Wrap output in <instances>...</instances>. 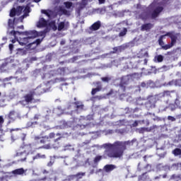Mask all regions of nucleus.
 <instances>
[{"label": "nucleus", "mask_w": 181, "mask_h": 181, "mask_svg": "<svg viewBox=\"0 0 181 181\" xmlns=\"http://www.w3.org/2000/svg\"><path fill=\"white\" fill-rule=\"evenodd\" d=\"M23 9H25V6H18L16 7V11L17 12V16H21V15H22Z\"/></svg>", "instance_id": "bb28decb"}, {"label": "nucleus", "mask_w": 181, "mask_h": 181, "mask_svg": "<svg viewBox=\"0 0 181 181\" xmlns=\"http://www.w3.org/2000/svg\"><path fill=\"white\" fill-rule=\"evenodd\" d=\"M64 5L66 8V9H70V8H71L73 6V3L71 1H65L64 3Z\"/></svg>", "instance_id": "e433bc0d"}, {"label": "nucleus", "mask_w": 181, "mask_h": 181, "mask_svg": "<svg viewBox=\"0 0 181 181\" xmlns=\"http://www.w3.org/2000/svg\"><path fill=\"white\" fill-rule=\"evenodd\" d=\"M173 155H174L175 156H179V158H181V149L180 148H175L173 151H172Z\"/></svg>", "instance_id": "cd10ccee"}, {"label": "nucleus", "mask_w": 181, "mask_h": 181, "mask_svg": "<svg viewBox=\"0 0 181 181\" xmlns=\"http://www.w3.org/2000/svg\"><path fill=\"white\" fill-rule=\"evenodd\" d=\"M154 62H157L158 63H162L163 62V57L161 54L157 55L154 57Z\"/></svg>", "instance_id": "c85d7f7f"}, {"label": "nucleus", "mask_w": 181, "mask_h": 181, "mask_svg": "<svg viewBox=\"0 0 181 181\" xmlns=\"http://www.w3.org/2000/svg\"><path fill=\"white\" fill-rule=\"evenodd\" d=\"M153 28V24L151 23H147L142 24L141 26V32H151V29Z\"/></svg>", "instance_id": "9b49d317"}, {"label": "nucleus", "mask_w": 181, "mask_h": 181, "mask_svg": "<svg viewBox=\"0 0 181 181\" xmlns=\"http://www.w3.org/2000/svg\"><path fill=\"white\" fill-rule=\"evenodd\" d=\"M50 28H52L54 30H57V26L56 25V21H51L49 23Z\"/></svg>", "instance_id": "f704fd0d"}, {"label": "nucleus", "mask_w": 181, "mask_h": 181, "mask_svg": "<svg viewBox=\"0 0 181 181\" xmlns=\"http://www.w3.org/2000/svg\"><path fill=\"white\" fill-rule=\"evenodd\" d=\"M141 87H143V88L146 87V83L145 82H141Z\"/></svg>", "instance_id": "052dcab7"}, {"label": "nucleus", "mask_w": 181, "mask_h": 181, "mask_svg": "<svg viewBox=\"0 0 181 181\" xmlns=\"http://www.w3.org/2000/svg\"><path fill=\"white\" fill-rule=\"evenodd\" d=\"M35 141L40 139V136H37L35 137Z\"/></svg>", "instance_id": "338daca9"}, {"label": "nucleus", "mask_w": 181, "mask_h": 181, "mask_svg": "<svg viewBox=\"0 0 181 181\" xmlns=\"http://www.w3.org/2000/svg\"><path fill=\"white\" fill-rule=\"evenodd\" d=\"M21 35L24 36H28L27 37L21 38L18 41L21 46H28V47H32V40L39 36V33L36 30H29L21 33Z\"/></svg>", "instance_id": "20e7f679"}, {"label": "nucleus", "mask_w": 181, "mask_h": 181, "mask_svg": "<svg viewBox=\"0 0 181 181\" xmlns=\"http://www.w3.org/2000/svg\"><path fill=\"white\" fill-rule=\"evenodd\" d=\"M100 5L105 4V0H98Z\"/></svg>", "instance_id": "680f3d73"}, {"label": "nucleus", "mask_w": 181, "mask_h": 181, "mask_svg": "<svg viewBox=\"0 0 181 181\" xmlns=\"http://www.w3.org/2000/svg\"><path fill=\"white\" fill-rule=\"evenodd\" d=\"M156 126L151 127H141L139 129V134H145V132H151V131L155 129Z\"/></svg>", "instance_id": "f3484780"}, {"label": "nucleus", "mask_w": 181, "mask_h": 181, "mask_svg": "<svg viewBox=\"0 0 181 181\" xmlns=\"http://www.w3.org/2000/svg\"><path fill=\"white\" fill-rule=\"evenodd\" d=\"M128 32V30L127 28H124L123 30L119 33V37H122L123 36H125Z\"/></svg>", "instance_id": "473e14b6"}, {"label": "nucleus", "mask_w": 181, "mask_h": 181, "mask_svg": "<svg viewBox=\"0 0 181 181\" xmlns=\"http://www.w3.org/2000/svg\"><path fill=\"white\" fill-rule=\"evenodd\" d=\"M144 101H145V98H138L136 100L137 105H144Z\"/></svg>", "instance_id": "72a5a7b5"}, {"label": "nucleus", "mask_w": 181, "mask_h": 181, "mask_svg": "<svg viewBox=\"0 0 181 181\" xmlns=\"http://www.w3.org/2000/svg\"><path fill=\"white\" fill-rule=\"evenodd\" d=\"M93 84H95V86H96L97 87L95 88H93L91 90V95H95V94H97V93L101 91V90H103V85L101 84V83L100 81H96L95 83H93Z\"/></svg>", "instance_id": "9d476101"}, {"label": "nucleus", "mask_w": 181, "mask_h": 181, "mask_svg": "<svg viewBox=\"0 0 181 181\" xmlns=\"http://www.w3.org/2000/svg\"><path fill=\"white\" fill-rule=\"evenodd\" d=\"M23 11V15L19 18L21 22H23L25 18H28V16H29V13H30V7L29 6H25Z\"/></svg>", "instance_id": "f8f14e48"}, {"label": "nucleus", "mask_w": 181, "mask_h": 181, "mask_svg": "<svg viewBox=\"0 0 181 181\" xmlns=\"http://www.w3.org/2000/svg\"><path fill=\"white\" fill-rule=\"evenodd\" d=\"M165 36H168V35H166V34L160 35L158 40V45H159V46H160L161 49L165 45V42H163V39H165Z\"/></svg>", "instance_id": "393cba45"}, {"label": "nucleus", "mask_w": 181, "mask_h": 181, "mask_svg": "<svg viewBox=\"0 0 181 181\" xmlns=\"http://www.w3.org/2000/svg\"><path fill=\"white\" fill-rule=\"evenodd\" d=\"M134 145L132 141H115L113 144L107 143L103 144L105 151L103 156H96L93 159L94 163H98L102 159H121L124 153L127 151V146Z\"/></svg>", "instance_id": "f257e3e1"}, {"label": "nucleus", "mask_w": 181, "mask_h": 181, "mask_svg": "<svg viewBox=\"0 0 181 181\" xmlns=\"http://www.w3.org/2000/svg\"><path fill=\"white\" fill-rule=\"evenodd\" d=\"M63 138V135L60 133L54 134V132H51L48 136H42L40 141V144H47L44 146L39 147L37 149H50L52 148V141L54 143L58 142ZM54 139V140H53Z\"/></svg>", "instance_id": "7ed1b4c3"}, {"label": "nucleus", "mask_w": 181, "mask_h": 181, "mask_svg": "<svg viewBox=\"0 0 181 181\" xmlns=\"http://www.w3.org/2000/svg\"><path fill=\"white\" fill-rule=\"evenodd\" d=\"M74 176V177H77L78 179H81L83 176H86V173H78Z\"/></svg>", "instance_id": "4c0bfd02"}, {"label": "nucleus", "mask_w": 181, "mask_h": 181, "mask_svg": "<svg viewBox=\"0 0 181 181\" xmlns=\"http://www.w3.org/2000/svg\"><path fill=\"white\" fill-rule=\"evenodd\" d=\"M8 117L11 121H15L16 119V112L15 110H11L8 114Z\"/></svg>", "instance_id": "5701e85b"}, {"label": "nucleus", "mask_w": 181, "mask_h": 181, "mask_svg": "<svg viewBox=\"0 0 181 181\" xmlns=\"http://www.w3.org/2000/svg\"><path fill=\"white\" fill-rule=\"evenodd\" d=\"M102 81H105L106 83H108V81H110L111 80V78H110L109 77H103L101 78Z\"/></svg>", "instance_id": "de8ad7c7"}, {"label": "nucleus", "mask_w": 181, "mask_h": 181, "mask_svg": "<svg viewBox=\"0 0 181 181\" xmlns=\"http://www.w3.org/2000/svg\"><path fill=\"white\" fill-rule=\"evenodd\" d=\"M59 70L60 71L61 74H64V73H66V67L59 68Z\"/></svg>", "instance_id": "8fccbe9b"}, {"label": "nucleus", "mask_w": 181, "mask_h": 181, "mask_svg": "<svg viewBox=\"0 0 181 181\" xmlns=\"http://www.w3.org/2000/svg\"><path fill=\"white\" fill-rule=\"evenodd\" d=\"M18 15V13L16 12V8H13L10 11V16L11 18H13V16H16Z\"/></svg>", "instance_id": "c9c22d12"}, {"label": "nucleus", "mask_w": 181, "mask_h": 181, "mask_svg": "<svg viewBox=\"0 0 181 181\" xmlns=\"http://www.w3.org/2000/svg\"><path fill=\"white\" fill-rule=\"evenodd\" d=\"M141 6H141V4H138L136 5V8H137V9H141Z\"/></svg>", "instance_id": "0e129e2a"}, {"label": "nucleus", "mask_w": 181, "mask_h": 181, "mask_svg": "<svg viewBox=\"0 0 181 181\" xmlns=\"http://www.w3.org/2000/svg\"><path fill=\"white\" fill-rule=\"evenodd\" d=\"M16 33H21L18 31H15V30H11L10 32V35H11V36H14V37H16Z\"/></svg>", "instance_id": "09e8293b"}, {"label": "nucleus", "mask_w": 181, "mask_h": 181, "mask_svg": "<svg viewBox=\"0 0 181 181\" xmlns=\"http://www.w3.org/2000/svg\"><path fill=\"white\" fill-rule=\"evenodd\" d=\"M46 90L41 87H37V88L30 90L28 93L25 94L23 96V100L19 101V104L23 107L26 105H30V104H36V103H40V99L35 98V95H42L45 94Z\"/></svg>", "instance_id": "f03ea898"}, {"label": "nucleus", "mask_w": 181, "mask_h": 181, "mask_svg": "<svg viewBox=\"0 0 181 181\" xmlns=\"http://www.w3.org/2000/svg\"><path fill=\"white\" fill-rule=\"evenodd\" d=\"M69 29V23L66 24L64 21H62L58 24V30L61 32V30H67Z\"/></svg>", "instance_id": "2eb2a0df"}, {"label": "nucleus", "mask_w": 181, "mask_h": 181, "mask_svg": "<svg viewBox=\"0 0 181 181\" xmlns=\"http://www.w3.org/2000/svg\"><path fill=\"white\" fill-rule=\"evenodd\" d=\"M22 52H23V49H22V48L17 49V54H19V53H21Z\"/></svg>", "instance_id": "bf43d9fd"}, {"label": "nucleus", "mask_w": 181, "mask_h": 181, "mask_svg": "<svg viewBox=\"0 0 181 181\" xmlns=\"http://www.w3.org/2000/svg\"><path fill=\"white\" fill-rule=\"evenodd\" d=\"M40 43H42V40L40 39H37L35 40H31L30 45H31V46L33 45H35V46H37V45H40Z\"/></svg>", "instance_id": "2f4dec72"}, {"label": "nucleus", "mask_w": 181, "mask_h": 181, "mask_svg": "<svg viewBox=\"0 0 181 181\" xmlns=\"http://www.w3.org/2000/svg\"><path fill=\"white\" fill-rule=\"evenodd\" d=\"M138 57L139 59H142V57H149V54L148 53V51H144V49H141L138 54Z\"/></svg>", "instance_id": "b1692460"}, {"label": "nucleus", "mask_w": 181, "mask_h": 181, "mask_svg": "<svg viewBox=\"0 0 181 181\" xmlns=\"http://www.w3.org/2000/svg\"><path fill=\"white\" fill-rule=\"evenodd\" d=\"M79 121L81 124H83V121H88V122H90V121H93V115H88L86 117L81 116Z\"/></svg>", "instance_id": "412c9836"}, {"label": "nucleus", "mask_w": 181, "mask_h": 181, "mask_svg": "<svg viewBox=\"0 0 181 181\" xmlns=\"http://www.w3.org/2000/svg\"><path fill=\"white\" fill-rule=\"evenodd\" d=\"M144 64L145 66H146V64H148V59H144Z\"/></svg>", "instance_id": "e2e57ef3"}, {"label": "nucleus", "mask_w": 181, "mask_h": 181, "mask_svg": "<svg viewBox=\"0 0 181 181\" xmlns=\"http://www.w3.org/2000/svg\"><path fill=\"white\" fill-rule=\"evenodd\" d=\"M127 46L125 45H122L117 47H113V51L110 52V54H115L117 53H122L124 50H126Z\"/></svg>", "instance_id": "6e6552de"}, {"label": "nucleus", "mask_w": 181, "mask_h": 181, "mask_svg": "<svg viewBox=\"0 0 181 181\" xmlns=\"http://www.w3.org/2000/svg\"><path fill=\"white\" fill-rule=\"evenodd\" d=\"M26 170L23 168H18L12 171V174L14 175V176H22L23 175H25Z\"/></svg>", "instance_id": "dca6fc26"}, {"label": "nucleus", "mask_w": 181, "mask_h": 181, "mask_svg": "<svg viewBox=\"0 0 181 181\" xmlns=\"http://www.w3.org/2000/svg\"><path fill=\"white\" fill-rule=\"evenodd\" d=\"M90 125V122H83L82 124H77L76 127L79 128V129H85L86 127Z\"/></svg>", "instance_id": "7c9ffc66"}, {"label": "nucleus", "mask_w": 181, "mask_h": 181, "mask_svg": "<svg viewBox=\"0 0 181 181\" xmlns=\"http://www.w3.org/2000/svg\"><path fill=\"white\" fill-rule=\"evenodd\" d=\"M60 12H62L64 15H70V12L65 8H60Z\"/></svg>", "instance_id": "a19ab883"}, {"label": "nucleus", "mask_w": 181, "mask_h": 181, "mask_svg": "<svg viewBox=\"0 0 181 181\" xmlns=\"http://www.w3.org/2000/svg\"><path fill=\"white\" fill-rule=\"evenodd\" d=\"M8 47H9V50H10L11 52H12V50H13V44H10V45H8Z\"/></svg>", "instance_id": "6e6d98bb"}, {"label": "nucleus", "mask_w": 181, "mask_h": 181, "mask_svg": "<svg viewBox=\"0 0 181 181\" xmlns=\"http://www.w3.org/2000/svg\"><path fill=\"white\" fill-rule=\"evenodd\" d=\"M47 26V21L44 18H40L37 23V28H46Z\"/></svg>", "instance_id": "4468645a"}, {"label": "nucleus", "mask_w": 181, "mask_h": 181, "mask_svg": "<svg viewBox=\"0 0 181 181\" xmlns=\"http://www.w3.org/2000/svg\"><path fill=\"white\" fill-rule=\"evenodd\" d=\"M46 33H47V29H45L43 31L40 32V36H46Z\"/></svg>", "instance_id": "49530a36"}, {"label": "nucleus", "mask_w": 181, "mask_h": 181, "mask_svg": "<svg viewBox=\"0 0 181 181\" xmlns=\"http://www.w3.org/2000/svg\"><path fill=\"white\" fill-rule=\"evenodd\" d=\"M33 160H36V159H46V155L37 153L34 157H33Z\"/></svg>", "instance_id": "a878e982"}, {"label": "nucleus", "mask_w": 181, "mask_h": 181, "mask_svg": "<svg viewBox=\"0 0 181 181\" xmlns=\"http://www.w3.org/2000/svg\"><path fill=\"white\" fill-rule=\"evenodd\" d=\"M37 122H30V127H33V125H37Z\"/></svg>", "instance_id": "13d9d810"}, {"label": "nucleus", "mask_w": 181, "mask_h": 181, "mask_svg": "<svg viewBox=\"0 0 181 181\" xmlns=\"http://www.w3.org/2000/svg\"><path fill=\"white\" fill-rule=\"evenodd\" d=\"M138 126V121H134V122L132 124V127H136Z\"/></svg>", "instance_id": "4d7b16f0"}, {"label": "nucleus", "mask_w": 181, "mask_h": 181, "mask_svg": "<svg viewBox=\"0 0 181 181\" xmlns=\"http://www.w3.org/2000/svg\"><path fill=\"white\" fill-rule=\"evenodd\" d=\"M101 28V21H98L95 23H94L90 27V30H98Z\"/></svg>", "instance_id": "6ab92c4d"}, {"label": "nucleus", "mask_w": 181, "mask_h": 181, "mask_svg": "<svg viewBox=\"0 0 181 181\" xmlns=\"http://www.w3.org/2000/svg\"><path fill=\"white\" fill-rule=\"evenodd\" d=\"M163 11V6H157L155 9H153L151 14L150 18L151 19H156L159 15Z\"/></svg>", "instance_id": "0eeeda50"}, {"label": "nucleus", "mask_w": 181, "mask_h": 181, "mask_svg": "<svg viewBox=\"0 0 181 181\" xmlns=\"http://www.w3.org/2000/svg\"><path fill=\"white\" fill-rule=\"evenodd\" d=\"M41 13H44V15H46V16H47L48 18H50V13H49V12H47V11L41 10Z\"/></svg>", "instance_id": "a18cd8bd"}, {"label": "nucleus", "mask_w": 181, "mask_h": 181, "mask_svg": "<svg viewBox=\"0 0 181 181\" xmlns=\"http://www.w3.org/2000/svg\"><path fill=\"white\" fill-rule=\"evenodd\" d=\"M125 86H127V83H123V82H121V83H120V87L122 88H123V90L125 91Z\"/></svg>", "instance_id": "603ef678"}, {"label": "nucleus", "mask_w": 181, "mask_h": 181, "mask_svg": "<svg viewBox=\"0 0 181 181\" xmlns=\"http://www.w3.org/2000/svg\"><path fill=\"white\" fill-rule=\"evenodd\" d=\"M146 158H148V156H144L143 157L144 160L145 162H148V160H146Z\"/></svg>", "instance_id": "69168bd1"}, {"label": "nucleus", "mask_w": 181, "mask_h": 181, "mask_svg": "<svg viewBox=\"0 0 181 181\" xmlns=\"http://www.w3.org/2000/svg\"><path fill=\"white\" fill-rule=\"evenodd\" d=\"M148 168H151V165H150V164H147V165L145 166V169H148Z\"/></svg>", "instance_id": "774afa93"}, {"label": "nucleus", "mask_w": 181, "mask_h": 181, "mask_svg": "<svg viewBox=\"0 0 181 181\" xmlns=\"http://www.w3.org/2000/svg\"><path fill=\"white\" fill-rule=\"evenodd\" d=\"M22 148L23 151L16 153V156H24V157L21 159V162H25V160H26V156H28L29 153H32V144L24 145Z\"/></svg>", "instance_id": "423d86ee"}, {"label": "nucleus", "mask_w": 181, "mask_h": 181, "mask_svg": "<svg viewBox=\"0 0 181 181\" xmlns=\"http://www.w3.org/2000/svg\"><path fill=\"white\" fill-rule=\"evenodd\" d=\"M74 104L75 105L76 111H78V110H84V105H83V103L80 101H76L74 103Z\"/></svg>", "instance_id": "4be33fe9"}, {"label": "nucleus", "mask_w": 181, "mask_h": 181, "mask_svg": "<svg viewBox=\"0 0 181 181\" xmlns=\"http://www.w3.org/2000/svg\"><path fill=\"white\" fill-rule=\"evenodd\" d=\"M170 179H172L173 180H175V179H180V175L173 174V175H171Z\"/></svg>", "instance_id": "79ce46f5"}, {"label": "nucleus", "mask_w": 181, "mask_h": 181, "mask_svg": "<svg viewBox=\"0 0 181 181\" xmlns=\"http://www.w3.org/2000/svg\"><path fill=\"white\" fill-rule=\"evenodd\" d=\"M54 162H56V158L51 156L50 160L47 163V166H48V168H52V166H53L54 164Z\"/></svg>", "instance_id": "c756f323"}, {"label": "nucleus", "mask_w": 181, "mask_h": 181, "mask_svg": "<svg viewBox=\"0 0 181 181\" xmlns=\"http://www.w3.org/2000/svg\"><path fill=\"white\" fill-rule=\"evenodd\" d=\"M177 33H175L174 32H168L165 33V36H168L171 42L170 44L164 45L163 46V50H169V49H172L174 45H176V42L177 41Z\"/></svg>", "instance_id": "39448f33"}, {"label": "nucleus", "mask_w": 181, "mask_h": 181, "mask_svg": "<svg viewBox=\"0 0 181 181\" xmlns=\"http://www.w3.org/2000/svg\"><path fill=\"white\" fill-rule=\"evenodd\" d=\"M72 63H74V62H76V60H78V57L77 56H75V57H73L71 59Z\"/></svg>", "instance_id": "864d4df0"}, {"label": "nucleus", "mask_w": 181, "mask_h": 181, "mask_svg": "<svg viewBox=\"0 0 181 181\" xmlns=\"http://www.w3.org/2000/svg\"><path fill=\"white\" fill-rule=\"evenodd\" d=\"M168 119L169 121H173V122L176 121V118H175V117H173V116H168Z\"/></svg>", "instance_id": "3c124183"}, {"label": "nucleus", "mask_w": 181, "mask_h": 181, "mask_svg": "<svg viewBox=\"0 0 181 181\" xmlns=\"http://www.w3.org/2000/svg\"><path fill=\"white\" fill-rule=\"evenodd\" d=\"M5 122V120H4V117L2 116H0V125H2Z\"/></svg>", "instance_id": "5fc2aeb1"}, {"label": "nucleus", "mask_w": 181, "mask_h": 181, "mask_svg": "<svg viewBox=\"0 0 181 181\" xmlns=\"http://www.w3.org/2000/svg\"><path fill=\"white\" fill-rule=\"evenodd\" d=\"M173 83H174L175 86L181 87V79H175L173 81Z\"/></svg>", "instance_id": "58836bf2"}, {"label": "nucleus", "mask_w": 181, "mask_h": 181, "mask_svg": "<svg viewBox=\"0 0 181 181\" xmlns=\"http://www.w3.org/2000/svg\"><path fill=\"white\" fill-rule=\"evenodd\" d=\"M117 169V165L114 164H107L103 167V170L106 172V173H110V172H112V170Z\"/></svg>", "instance_id": "ddd939ff"}, {"label": "nucleus", "mask_w": 181, "mask_h": 181, "mask_svg": "<svg viewBox=\"0 0 181 181\" xmlns=\"http://www.w3.org/2000/svg\"><path fill=\"white\" fill-rule=\"evenodd\" d=\"M41 117H42V115H40L39 114H36L33 117V119H34V121H37V119H40Z\"/></svg>", "instance_id": "37998d69"}, {"label": "nucleus", "mask_w": 181, "mask_h": 181, "mask_svg": "<svg viewBox=\"0 0 181 181\" xmlns=\"http://www.w3.org/2000/svg\"><path fill=\"white\" fill-rule=\"evenodd\" d=\"M147 104H149L150 107H153L156 104V98L153 95L148 96Z\"/></svg>", "instance_id": "a211bd4d"}, {"label": "nucleus", "mask_w": 181, "mask_h": 181, "mask_svg": "<svg viewBox=\"0 0 181 181\" xmlns=\"http://www.w3.org/2000/svg\"><path fill=\"white\" fill-rule=\"evenodd\" d=\"M19 19H21V18H14L13 20L8 19V25H12L13 23H15V22H18V21H19Z\"/></svg>", "instance_id": "ea45409f"}, {"label": "nucleus", "mask_w": 181, "mask_h": 181, "mask_svg": "<svg viewBox=\"0 0 181 181\" xmlns=\"http://www.w3.org/2000/svg\"><path fill=\"white\" fill-rule=\"evenodd\" d=\"M122 63L125 64L124 69H131L134 66L132 64V58H122Z\"/></svg>", "instance_id": "1a4fd4ad"}, {"label": "nucleus", "mask_w": 181, "mask_h": 181, "mask_svg": "<svg viewBox=\"0 0 181 181\" xmlns=\"http://www.w3.org/2000/svg\"><path fill=\"white\" fill-rule=\"evenodd\" d=\"M168 95H170V91H169V90H164L163 92V97H166Z\"/></svg>", "instance_id": "c03bdc74"}, {"label": "nucleus", "mask_w": 181, "mask_h": 181, "mask_svg": "<svg viewBox=\"0 0 181 181\" xmlns=\"http://www.w3.org/2000/svg\"><path fill=\"white\" fill-rule=\"evenodd\" d=\"M139 18L145 22L149 19V13L147 11H144L139 14Z\"/></svg>", "instance_id": "aec40b11"}]
</instances>
